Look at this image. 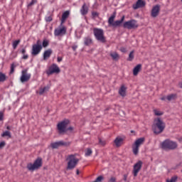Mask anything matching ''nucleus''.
Returning a JSON list of instances; mask_svg holds the SVG:
<instances>
[{
    "instance_id": "obj_48",
    "label": "nucleus",
    "mask_w": 182,
    "mask_h": 182,
    "mask_svg": "<svg viewBox=\"0 0 182 182\" xmlns=\"http://www.w3.org/2000/svg\"><path fill=\"white\" fill-rule=\"evenodd\" d=\"M124 181H127V174L124 175Z\"/></svg>"
},
{
    "instance_id": "obj_53",
    "label": "nucleus",
    "mask_w": 182,
    "mask_h": 182,
    "mask_svg": "<svg viewBox=\"0 0 182 182\" xmlns=\"http://www.w3.org/2000/svg\"><path fill=\"white\" fill-rule=\"evenodd\" d=\"M76 173H77V175L79 176V169H77Z\"/></svg>"
},
{
    "instance_id": "obj_41",
    "label": "nucleus",
    "mask_w": 182,
    "mask_h": 182,
    "mask_svg": "<svg viewBox=\"0 0 182 182\" xmlns=\"http://www.w3.org/2000/svg\"><path fill=\"white\" fill-rule=\"evenodd\" d=\"M36 0H31V2L28 4V6H32V5H34V4H36Z\"/></svg>"
},
{
    "instance_id": "obj_3",
    "label": "nucleus",
    "mask_w": 182,
    "mask_h": 182,
    "mask_svg": "<svg viewBox=\"0 0 182 182\" xmlns=\"http://www.w3.org/2000/svg\"><path fill=\"white\" fill-rule=\"evenodd\" d=\"M178 147L177 142L171 141L170 139H166L161 144V148L164 150H176Z\"/></svg>"
},
{
    "instance_id": "obj_18",
    "label": "nucleus",
    "mask_w": 182,
    "mask_h": 182,
    "mask_svg": "<svg viewBox=\"0 0 182 182\" xmlns=\"http://www.w3.org/2000/svg\"><path fill=\"white\" fill-rule=\"evenodd\" d=\"M87 12H89V7L86 5V3H84L80 9V13L82 15H87Z\"/></svg>"
},
{
    "instance_id": "obj_36",
    "label": "nucleus",
    "mask_w": 182,
    "mask_h": 182,
    "mask_svg": "<svg viewBox=\"0 0 182 182\" xmlns=\"http://www.w3.org/2000/svg\"><path fill=\"white\" fill-rule=\"evenodd\" d=\"M177 181V176H173L171 179H167L166 182H176Z\"/></svg>"
},
{
    "instance_id": "obj_26",
    "label": "nucleus",
    "mask_w": 182,
    "mask_h": 182,
    "mask_svg": "<svg viewBox=\"0 0 182 182\" xmlns=\"http://www.w3.org/2000/svg\"><path fill=\"white\" fill-rule=\"evenodd\" d=\"M123 21H124V16L122 17L121 20L114 21V23H112V26H120V24L123 23Z\"/></svg>"
},
{
    "instance_id": "obj_25",
    "label": "nucleus",
    "mask_w": 182,
    "mask_h": 182,
    "mask_svg": "<svg viewBox=\"0 0 182 182\" xmlns=\"http://www.w3.org/2000/svg\"><path fill=\"white\" fill-rule=\"evenodd\" d=\"M114 18H116V12H114V14L111 16L108 20L109 26H113V23H114Z\"/></svg>"
},
{
    "instance_id": "obj_15",
    "label": "nucleus",
    "mask_w": 182,
    "mask_h": 182,
    "mask_svg": "<svg viewBox=\"0 0 182 182\" xmlns=\"http://www.w3.org/2000/svg\"><path fill=\"white\" fill-rule=\"evenodd\" d=\"M66 33V28L63 26L61 28H57L54 31L55 36H60V35H65Z\"/></svg>"
},
{
    "instance_id": "obj_20",
    "label": "nucleus",
    "mask_w": 182,
    "mask_h": 182,
    "mask_svg": "<svg viewBox=\"0 0 182 182\" xmlns=\"http://www.w3.org/2000/svg\"><path fill=\"white\" fill-rule=\"evenodd\" d=\"M141 70V64H138L136 66L134 67L133 70V75L134 76H137L139 75V72Z\"/></svg>"
},
{
    "instance_id": "obj_16",
    "label": "nucleus",
    "mask_w": 182,
    "mask_h": 182,
    "mask_svg": "<svg viewBox=\"0 0 182 182\" xmlns=\"http://www.w3.org/2000/svg\"><path fill=\"white\" fill-rule=\"evenodd\" d=\"M146 6V1L143 0H137L136 4L133 5L134 9H139V8H143Z\"/></svg>"
},
{
    "instance_id": "obj_19",
    "label": "nucleus",
    "mask_w": 182,
    "mask_h": 182,
    "mask_svg": "<svg viewBox=\"0 0 182 182\" xmlns=\"http://www.w3.org/2000/svg\"><path fill=\"white\" fill-rule=\"evenodd\" d=\"M52 49H48L47 50L44 51L43 60H46V59H49V58H50V55H52Z\"/></svg>"
},
{
    "instance_id": "obj_5",
    "label": "nucleus",
    "mask_w": 182,
    "mask_h": 182,
    "mask_svg": "<svg viewBox=\"0 0 182 182\" xmlns=\"http://www.w3.org/2000/svg\"><path fill=\"white\" fill-rule=\"evenodd\" d=\"M69 123H70L69 119H65L57 124L58 134H65V133H67Z\"/></svg>"
},
{
    "instance_id": "obj_31",
    "label": "nucleus",
    "mask_w": 182,
    "mask_h": 182,
    "mask_svg": "<svg viewBox=\"0 0 182 182\" xmlns=\"http://www.w3.org/2000/svg\"><path fill=\"white\" fill-rule=\"evenodd\" d=\"M133 59H134V50L130 52L128 60L132 61Z\"/></svg>"
},
{
    "instance_id": "obj_43",
    "label": "nucleus",
    "mask_w": 182,
    "mask_h": 182,
    "mask_svg": "<svg viewBox=\"0 0 182 182\" xmlns=\"http://www.w3.org/2000/svg\"><path fill=\"white\" fill-rule=\"evenodd\" d=\"M92 15L93 18H96V16H99V14L97 12H96V11H93L92 13Z\"/></svg>"
},
{
    "instance_id": "obj_44",
    "label": "nucleus",
    "mask_w": 182,
    "mask_h": 182,
    "mask_svg": "<svg viewBox=\"0 0 182 182\" xmlns=\"http://www.w3.org/2000/svg\"><path fill=\"white\" fill-rule=\"evenodd\" d=\"M4 120V112H0V122Z\"/></svg>"
},
{
    "instance_id": "obj_2",
    "label": "nucleus",
    "mask_w": 182,
    "mask_h": 182,
    "mask_svg": "<svg viewBox=\"0 0 182 182\" xmlns=\"http://www.w3.org/2000/svg\"><path fill=\"white\" fill-rule=\"evenodd\" d=\"M94 36L95 39L101 43H106V37L105 36V31L102 28H93Z\"/></svg>"
},
{
    "instance_id": "obj_52",
    "label": "nucleus",
    "mask_w": 182,
    "mask_h": 182,
    "mask_svg": "<svg viewBox=\"0 0 182 182\" xmlns=\"http://www.w3.org/2000/svg\"><path fill=\"white\" fill-rule=\"evenodd\" d=\"M161 100H166V97H162L161 98Z\"/></svg>"
},
{
    "instance_id": "obj_30",
    "label": "nucleus",
    "mask_w": 182,
    "mask_h": 182,
    "mask_svg": "<svg viewBox=\"0 0 182 182\" xmlns=\"http://www.w3.org/2000/svg\"><path fill=\"white\" fill-rule=\"evenodd\" d=\"M7 77L3 73H0V82H5L6 80Z\"/></svg>"
},
{
    "instance_id": "obj_17",
    "label": "nucleus",
    "mask_w": 182,
    "mask_h": 182,
    "mask_svg": "<svg viewBox=\"0 0 182 182\" xmlns=\"http://www.w3.org/2000/svg\"><path fill=\"white\" fill-rule=\"evenodd\" d=\"M69 15H70V12H69V11H66L63 14L61 17V25H63V23L66 22V19L69 18Z\"/></svg>"
},
{
    "instance_id": "obj_21",
    "label": "nucleus",
    "mask_w": 182,
    "mask_h": 182,
    "mask_svg": "<svg viewBox=\"0 0 182 182\" xmlns=\"http://www.w3.org/2000/svg\"><path fill=\"white\" fill-rule=\"evenodd\" d=\"M126 90H127V88L125 87L124 85H122L119 90V93L120 96H122V97H124V96H126Z\"/></svg>"
},
{
    "instance_id": "obj_9",
    "label": "nucleus",
    "mask_w": 182,
    "mask_h": 182,
    "mask_svg": "<svg viewBox=\"0 0 182 182\" xmlns=\"http://www.w3.org/2000/svg\"><path fill=\"white\" fill-rule=\"evenodd\" d=\"M124 28H127V29H136V28H139V24H137V21L132 19L124 23Z\"/></svg>"
},
{
    "instance_id": "obj_7",
    "label": "nucleus",
    "mask_w": 182,
    "mask_h": 182,
    "mask_svg": "<svg viewBox=\"0 0 182 182\" xmlns=\"http://www.w3.org/2000/svg\"><path fill=\"white\" fill-rule=\"evenodd\" d=\"M40 167H42L41 158L37 159L33 164L30 163L27 164V168L29 171H35V170H38Z\"/></svg>"
},
{
    "instance_id": "obj_50",
    "label": "nucleus",
    "mask_w": 182,
    "mask_h": 182,
    "mask_svg": "<svg viewBox=\"0 0 182 182\" xmlns=\"http://www.w3.org/2000/svg\"><path fill=\"white\" fill-rule=\"evenodd\" d=\"M28 55H24L23 56V59H24V60L28 59Z\"/></svg>"
},
{
    "instance_id": "obj_23",
    "label": "nucleus",
    "mask_w": 182,
    "mask_h": 182,
    "mask_svg": "<svg viewBox=\"0 0 182 182\" xmlns=\"http://www.w3.org/2000/svg\"><path fill=\"white\" fill-rule=\"evenodd\" d=\"M114 143L117 147H120V146H122V143H123V139L122 138L117 137L114 139Z\"/></svg>"
},
{
    "instance_id": "obj_14",
    "label": "nucleus",
    "mask_w": 182,
    "mask_h": 182,
    "mask_svg": "<svg viewBox=\"0 0 182 182\" xmlns=\"http://www.w3.org/2000/svg\"><path fill=\"white\" fill-rule=\"evenodd\" d=\"M159 14H160V5L156 4L151 9V16L152 18H157V16H159Z\"/></svg>"
},
{
    "instance_id": "obj_12",
    "label": "nucleus",
    "mask_w": 182,
    "mask_h": 182,
    "mask_svg": "<svg viewBox=\"0 0 182 182\" xmlns=\"http://www.w3.org/2000/svg\"><path fill=\"white\" fill-rule=\"evenodd\" d=\"M31 79V74L28 73V70H23L21 72V76L20 77V80L21 83H25L26 82H28Z\"/></svg>"
},
{
    "instance_id": "obj_10",
    "label": "nucleus",
    "mask_w": 182,
    "mask_h": 182,
    "mask_svg": "<svg viewBox=\"0 0 182 182\" xmlns=\"http://www.w3.org/2000/svg\"><path fill=\"white\" fill-rule=\"evenodd\" d=\"M141 166H143V161H139L134 165L132 173L134 177H137V174H139V171L141 170Z\"/></svg>"
},
{
    "instance_id": "obj_42",
    "label": "nucleus",
    "mask_w": 182,
    "mask_h": 182,
    "mask_svg": "<svg viewBox=\"0 0 182 182\" xmlns=\"http://www.w3.org/2000/svg\"><path fill=\"white\" fill-rule=\"evenodd\" d=\"M108 182H116V177L112 176L108 181Z\"/></svg>"
},
{
    "instance_id": "obj_6",
    "label": "nucleus",
    "mask_w": 182,
    "mask_h": 182,
    "mask_svg": "<svg viewBox=\"0 0 182 182\" xmlns=\"http://www.w3.org/2000/svg\"><path fill=\"white\" fill-rule=\"evenodd\" d=\"M144 137L139 138L136 139L132 144V151L135 156H137V154H139V149L141 146V144H144Z\"/></svg>"
},
{
    "instance_id": "obj_55",
    "label": "nucleus",
    "mask_w": 182,
    "mask_h": 182,
    "mask_svg": "<svg viewBox=\"0 0 182 182\" xmlns=\"http://www.w3.org/2000/svg\"><path fill=\"white\" fill-rule=\"evenodd\" d=\"M180 87L182 89V82L180 83Z\"/></svg>"
},
{
    "instance_id": "obj_40",
    "label": "nucleus",
    "mask_w": 182,
    "mask_h": 182,
    "mask_svg": "<svg viewBox=\"0 0 182 182\" xmlns=\"http://www.w3.org/2000/svg\"><path fill=\"white\" fill-rule=\"evenodd\" d=\"M52 20H53L52 16L46 17V22H52Z\"/></svg>"
},
{
    "instance_id": "obj_22",
    "label": "nucleus",
    "mask_w": 182,
    "mask_h": 182,
    "mask_svg": "<svg viewBox=\"0 0 182 182\" xmlns=\"http://www.w3.org/2000/svg\"><path fill=\"white\" fill-rule=\"evenodd\" d=\"M92 43H93V41H92V38L85 37L84 38V45H85V46H89L92 45Z\"/></svg>"
},
{
    "instance_id": "obj_38",
    "label": "nucleus",
    "mask_w": 182,
    "mask_h": 182,
    "mask_svg": "<svg viewBox=\"0 0 182 182\" xmlns=\"http://www.w3.org/2000/svg\"><path fill=\"white\" fill-rule=\"evenodd\" d=\"M99 144H100V146H106V141L102 140V139L100 138Z\"/></svg>"
},
{
    "instance_id": "obj_49",
    "label": "nucleus",
    "mask_w": 182,
    "mask_h": 182,
    "mask_svg": "<svg viewBox=\"0 0 182 182\" xmlns=\"http://www.w3.org/2000/svg\"><path fill=\"white\" fill-rule=\"evenodd\" d=\"M72 48L73 50H76V49H77V46H73Z\"/></svg>"
},
{
    "instance_id": "obj_33",
    "label": "nucleus",
    "mask_w": 182,
    "mask_h": 182,
    "mask_svg": "<svg viewBox=\"0 0 182 182\" xmlns=\"http://www.w3.org/2000/svg\"><path fill=\"white\" fill-rule=\"evenodd\" d=\"M15 68H16V65H15L14 63H12L11 65V70H10V75H12L14 72H15Z\"/></svg>"
},
{
    "instance_id": "obj_54",
    "label": "nucleus",
    "mask_w": 182,
    "mask_h": 182,
    "mask_svg": "<svg viewBox=\"0 0 182 182\" xmlns=\"http://www.w3.org/2000/svg\"><path fill=\"white\" fill-rule=\"evenodd\" d=\"M6 129H7V130H11V127H10L9 126H8V127H6Z\"/></svg>"
},
{
    "instance_id": "obj_34",
    "label": "nucleus",
    "mask_w": 182,
    "mask_h": 182,
    "mask_svg": "<svg viewBox=\"0 0 182 182\" xmlns=\"http://www.w3.org/2000/svg\"><path fill=\"white\" fill-rule=\"evenodd\" d=\"M154 113L155 116H163V112H160L157 109H154Z\"/></svg>"
},
{
    "instance_id": "obj_28",
    "label": "nucleus",
    "mask_w": 182,
    "mask_h": 182,
    "mask_svg": "<svg viewBox=\"0 0 182 182\" xmlns=\"http://www.w3.org/2000/svg\"><path fill=\"white\" fill-rule=\"evenodd\" d=\"M166 99L168 102H171V100H176L177 99V95L176 94H171L166 97Z\"/></svg>"
},
{
    "instance_id": "obj_39",
    "label": "nucleus",
    "mask_w": 182,
    "mask_h": 182,
    "mask_svg": "<svg viewBox=\"0 0 182 182\" xmlns=\"http://www.w3.org/2000/svg\"><path fill=\"white\" fill-rule=\"evenodd\" d=\"M5 146H6V143L4 141H1L0 143V149H2L3 148H4Z\"/></svg>"
},
{
    "instance_id": "obj_32",
    "label": "nucleus",
    "mask_w": 182,
    "mask_h": 182,
    "mask_svg": "<svg viewBox=\"0 0 182 182\" xmlns=\"http://www.w3.org/2000/svg\"><path fill=\"white\" fill-rule=\"evenodd\" d=\"M21 41L16 40L14 42H13V48L14 49H16L17 46L19 45Z\"/></svg>"
},
{
    "instance_id": "obj_46",
    "label": "nucleus",
    "mask_w": 182,
    "mask_h": 182,
    "mask_svg": "<svg viewBox=\"0 0 182 182\" xmlns=\"http://www.w3.org/2000/svg\"><path fill=\"white\" fill-rule=\"evenodd\" d=\"M67 132H73V127H70L67 128Z\"/></svg>"
},
{
    "instance_id": "obj_8",
    "label": "nucleus",
    "mask_w": 182,
    "mask_h": 182,
    "mask_svg": "<svg viewBox=\"0 0 182 182\" xmlns=\"http://www.w3.org/2000/svg\"><path fill=\"white\" fill-rule=\"evenodd\" d=\"M42 50V42L41 40H38L36 43L33 45L32 46V51L31 54L33 56H36L41 53V51Z\"/></svg>"
},
{
    "instance_id": "obj_51",
    "label": "nucleus",
    "mask_w": 182,
    "mask_h": 182,
    "mask_svg": "<svg viewBox=\"0 0 182 182\" xmlns=\"http://www.w3.org/2000/svg\"><path fill=\"white\" fill-rule=\"evenodd\" d=\"M57 60L58 62H62V58L58 57Z\"/></svg>"
},
{
    "instance_id": "obj_27",
    "label": "nucleus",
    "mask_w": 182,
    "mask_h": 182,
    "mask_svg": "<svg viewBox=\"0 0 182 182\" xmlns=\"http://www.w3.org/2000/svg\"><path fill=\"white\" fill-rule=\"evenodd\" d=\"M49 89H50V86L49 85L44 87L43 88H40L39 95H43V93L49 91Z\"/></svg>"
},
{
    "instance_id": "obj_47",
    "label": "nucleus",
    "mask_w": 182,
    "mask_h": 182,
    "mask_svg": "<svg viewBox=\"0 0 182 182\" xmlns=\"http://www.w3.org/2000/svg\"><path fill=\"white\" fill-rule=\"evenodd\" d=\"M21 53H22V55H25V53H26V50L25 48L22 49Z\"/></svg>"
},
{
    "instance_id": "obj_35",
    "label": "nucleus",
    "mask_w": 182,
    "mask_h": 182,
    "mask_svg": "<svg viewBox=\"0 0 182 182\" xmlns=\"http://www.w3.org/2000/svg\"><path fill=\"white\" fill-rule=\"evenodd\" d=\"M92 149H91L90 148H87V151H86V152H85V156H86L87 157L89 156H91V155H92Z\"/></svg>"
},
{
    "instance_id": "obj_56",
    "label": "nucleus",
    "mask_w": 182,
    "mask_h": 182,
    "mask_svg": "<svg viewBox=\"0 0 182 182\" xmlns=\"http://www.w3.org/2000/svg\"><path fill=\"white\" fill-rule=\"evenodd\" d=\"M181 2H182V0H181Z\"/></svg>"
},
{
    "instance_id": "obj_24",
    "label": "nucleus",
    "mask_w": 182,
    "mask_h": 182,
    "mask_svg": "<svg viewBox=\"0 0 182 182\" xmlns=\"http://www.w3.org/2000/svg\"><path fill=\"white\" fill-rule=\"evenodd\" d=\"M109 56L112 58L113 60H119L120 59V55L117 52L110 53Z\"/></svg>"
},
{
    "instance_id": "obj_45",
    "label": "nucleus",
    "mask_w": 182,
    "mask_h": 182,
    "mask_svg": "<svg viewBox=\"0 0 182 182\" xmlns=\"http://www.w3.org/2000/svg\"><path fill=\"white\" fill-rule=\"evenodd\" d=\"M121 52H123L124 53H126L127 50L126 48H124V47H122L120 48Z\"/></svg>"
},
{
    "instance_id": "obj_29",
    "label": "nucleus",
    "mask_w": 182,
    "mask_h": 182,
    "mask_svg": "<svg viewBox=\"0 0 182 182\" xmlns=\"http://www.w3.org/2000/svg\"><path fill=\"white\" fill-rule=\"evenodd\" d=\"M9 137V139H11L12 137V135H11V132L9 131H6L4 132H3V134H1V137Z\"/></svg>"
},
{
    "instance_id": "obj_13",
    "label": "nucleus",
    "mask_w": 182,
    "mask_h": 182,
    "mask_svg": "<svg viewBox=\"0 0 182 182\" xmlns=\"http://www.w3.org/2000/svg\"><path fill=\"white\" fill-rule=\"evenodd\" d=\"M60 146H65L68 147V146H70V142H65L63 141H59L57 142H53L50 144V147L52 149H58L60 147Z\"/></svg>"
},
{
    "instance_id": "obj_37",
    "label": "nucleus",
    "mask_w": 182,
    "mask_h": 182,
    "mask_svg": "<svg viewBox=\"0 0 182 182\" xmlns=\"http://www.w3.org/2000/svg\"><path fill=\"white\" fill-rule=\"evenodd\" d=\"M47 46H49V41L44 40L43 41V48H47Z\"/></svg>"
},
{
    "instance_id": "obj_11",
    "label": "nucleus",
    "mask_w": 182,
    "mask_h": 182,
    "mask_svg": "<svg viewBox=\"0 0 182 182\" xmlns=\"http://www.w3.org/2000/svg\"><path fill=\"white\" fill-rule=\"evenodd\" d=\"M53 73H60V68H59L56 64H53L51 66H50L48 70L47 71V75H48V76L53 75Z\"/></svg>"
},
{
    "instance_id": "obj_4",
    "label": "nucleus",
    "mask_w": 182,
    "mask_h": 182,
    "mask_svg": "<svg viewBox=\"0 0 182 182\" xmlns=\"http://www.w3.org/2000/svg\"><path fill=\"white\" fill-rule=\"evenodd\" d=\"M68 160V165H67V170H73L77 164L79 163V159L76 158L75 154L69 155L67 158Z\"/></svg>"
},
{
    "instance_id": "obj_1",
    "label": "nucleus",
    "mask_w": 182,
    "mask_h": 182,
    "mask_svg": "<svg viewBox=\"0 0 182 182\" xmlns=\"http://www.w3.org/2000/svg\"><path fill=\"white\" fill-rule=\"evenodd\" d=\"M166 129V123L162 121L161 118L158 117L154 120L152 124V130L155 134H160L164 132Z\"/></svg>"
}]
</instances>
